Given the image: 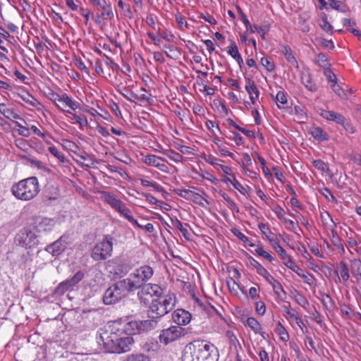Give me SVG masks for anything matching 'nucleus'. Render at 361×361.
I'll return each instance as SVG.
<instances>
[{"instance_id":"nucleus-2","label":"nucleus","mask_w":361,"mask_h":361,"mask_svg":"<svg viewBox=\"0 0 361 361\" xmlns=\"http://www.w3.org/2000/svg\"><path fill=\"white\" fill-rule=\"evenodd\" d=\"M182 361H217L216 348L209 342L195 341L185 347Z\"/></svg>"},{"instance_id":"nucleus-56","label":"nucleus","mask_w":361,"mask_h":361,"mask_svg":"<svg viewBox=\"0 0 361 361\" xmlns=\"http://www.w3.org/2000/svg\"><path fill=\"white\" fill-rule=\"evenodd\" d=\"M176 21L180 29L185 30L188 28V23L185 18L180 14L176 15Z\"/></svg>"},{"instance_id":"nucleus-29","label":"nucleus","mask_w":361,"mask_h":361,"mask_svg":"<svg viewBox=\"0 0 361 361\" xmlns=\"http://www.w3.org/2000/svg\"><path fill=\"white\" fill-rule=\"evenodd\" d=\"M310 18V15L306 13H303L299 16L298 26L300 30L303 32H308L310 30V27L308 24Z\"/></svg>"},{"instance_id":"nucleus-9","label":"nucleus","mask_w":361,"mask_h":361,"mask_svg":"<svg viewBox=\"0 0 361 361\" xmlns=\"http://www.w3.org/2000/svg\"><path fill=\"white\" fill-rule=\"evenodd\" d=\"M185 335L186 330L184 328L178 326H171L161 331L159 339L161 343L167 345L180 340Z\"/></svg>"},{"instance_id":"nucleus-3","label":"nucleus","mask_w":361,"mask_h":361,"mask_svg":"<svg viewBox=\"0 0 361 361\" xmlns=\"http://www.w3.org/2000/svg\"><path fill=\"white\" fill-rule=\"evenodd\" d=\"M101 194L102 195L104 200L129 222L139 228L145 229L149 233H153L154 231V227L152 224L148 223L145 226L140 224L133 216L130 209L121 199L118 198L115 194L106 191H103Z\"/></svg>"},{"instance_id":"nucleus-32","label":"nucleus","mask_w":361,"mask_h":361,"mask_svg":"<svg viewBox=\"0 0 361 361\" xmlns=\"http://www.w3.org/2000/svg\"><path fill=\"white\" fill-rule=\"evenodd\" d=\"M231 233L235 237H237L240 240L243 242L245 245H247L249 247L255 246V243L248 237H247L245 234H243L242 232H240L238 229L232 228Z\"/></svg>"},{"instance_id":"nucleus-36","label":"nucleus","mask_w":361,"mask_h":361,"mask_svg":"<svg viewBox=\"0 0 361 361\" xmlns=\"http://www.w3.org/2000/svg\"><path fill=\"white\" fill-rule=\"evenodd\" d=\"M319 24L321 28L327 33L331 35L333 33V26L328 22L327 16L326 13H322L321 20Z\"/></svg>"},{"instance_id":"nucleus-20","label":"nucleus","mask_w":361,"mask_h":361,"mask_svg":"<svg viewBox=\"0 0 361 361\" xmlns=\"http://www.w3.org/2000/svg\"><path fill=\"white\" fill-rule=\"evenodd\" d=\"M18 235L23 246L30 247L37 243L36 235L31 231H22Z\"/></svg>"},{"instance_id":"nucleus-18","label":"nucleus","mask_w":361,"mask_h":361,"mask_svg":"<svg viewBox=\"0 0 361 361\" xmlns=\"http://www.w3.org/2000/svg\"><path fill=\"white\" fill-rule=\"evenodd\" d=\"M66 248V239L62 236L46 247V250L53 256L61 255Z\"/></svg>"},{"instance_id":"nucleus-1","label":"nucleus","mask_w":361,"mask_h":361,"mask_svg":"<svg viewBox=\"0 0 361 361\" xmlns=\"http://www.w3.org/2000/svg\"><path fill=\"white\" fill-rule=\"evenodd\" d=\"M123 332L117 330H105L100 333L98 343L111 353H121L130 351L135 341L132 336H123Z\"/></svg>"},{"instance_id":"nucleus-41","label":"nucleus","mask_w":361,"mask_h":361,"mask_svg":"<svg viewBox=\"0 0 361 361\" xmlns=\"http://www.w3.org/2000/svg\"><path fill=\"white\" fill-rule=\"evenodd\" d=\"M21 98L24 102L30 104L33 107L39 108L42 106L41 103L30 94H27L25 96H22Z\"/></svg>"},{"instance_id":"nucleus-48","label":"nucleus","mask_w":361,"mask_h":361,"mask_svg":"<svg viewBox=\"0 0 361 361\" xmlns=\"http://www.w3.org/2000/svg\"><path fill=\"white\" fill-rule=\"evenodd\" d=\"M233 186L238 190L242 195H245L247 194L250 190L249 187H244L239 181H238L235 178H233Z\"/></svg>"},{"instance_id":"nucleus-35","label":"nucleus","mask_w":361,"mask_h":361,"mask_svg":"<svg viewBox=\"0 0 361 361\" xmlns=\"http://www.w3.org/2000/svg\"><path fill=\"white\" fill-rule=\"evenodd\" d=\"M350 263L353 274L357 278V280L361 279V260L354 259L350 261Z\"/></svg>"},{"instance_id":"nucleus-54","label":"nucleus","mask_w":361,"mask_h":361,"mask_svg":"<svg viewBox=\"0 0 361 361\" xmlns=\"http://www.w3.org/2000/svg\"><path fill=\"white\" fill-rule=\"evenodd\" d=\"M275 99L279 107V104H286L287 103L286 94L283 91H279L276 95Z\"/></svg>"},{"instance_id":"nucleus-34","label":"nucleus","mask_w":361,"mask_h":361,"mask_svg":"<svg viewBox=\"0 0 361 361\" xmlns=\"http://www.w3.org/2000/svg\"><path fill=\"white\" fill-rule=\"evenodd\" d=\"M331 233H332V243L333 245L336 247V248L339 250V252L341 255H344L345 252V250L344 247V245H343L341 240L338 236L336 232L334 230L333 228H331Z\"/></svg>"},{"instance_id":"nucleus-49","label":"nucleus","mask_w":361,"mask_h":361,"mask_svg":"<svg viewBox=\"0 0 361 361\" xmlns=\"http://www.w3.org/2000/svg\"><path fill=\"white\" fill-rule=\"evenodd\" d=\"M49 152L56 158H57L61 162H65L64 156L54 146H50L48 148Z\"/></svg>"},{"instance_id":"nucleus-4","label":"nucleus","mask_w":361,"mask_h":361,"mask_svg":"<svg viewBox=\"0 0 361 361\" xmlns=\"http://www.w3.org/2000/svg\"><path fill=\"white\" fill-rule=\"evenodd\" d=\"M176 297L173 293H168L152 300L148 310V316L152 319H159L171 312L176 306Z\"/></svg>"},{"instance_id":"nucleus-59","label":"nucleus","mask_w":361,"mask_h":361,"mask_svg":"<svg viewBox=\"0 0 361 361\" xmlns=\"http://www.w3.org/2000/svg\"><path fill=\"white\" fill-rule=\"evenodd\" d=\"M256 312L259 315L263 316L266 312V306L264 302L258 301L255 305Z\"/></svg>"},{"instance_id":"nucleus-16","label":"nucleus","mask_w":361,"mask_h":361,"mask_svg":"<svg viewBox=\"0 0 361 361\" xmlns=\"http://www.w3.org/2000/svg\"><path fill=\"white\" fill-rule=\"evenodd\" d=\"M319 114L323 118L327 121H334L337 124L343 126V128H345V121H346V120L345 117L341 114L334 111H330L324 109H319Z\"/></svg>"},{"instance_id":"nucleus-63","label":"nucleus","mask_w":361,"mask_h":361,"mask_svg":"<svg viewBox=\"0 0 361 361\" xmlns=\"http://www.w3.org/2000/svg\"><path fill=\"white\" fill-rule=\"evenodd\" d=\"M291 318H293L295 321L297 325L299 326V328L302 330V332H305L307 330V327L305 323L300 317L297 315H291Z\"/></svg>"},{"instance_id":"nucleus-43","label":"nucleus","mask_w":361,"mask_h":361,"mask_svg":"<svg viewBox=\"0 0 361 361\" xmlns=\"http://www.w3.org/2000/svg\"><path fill=\"white\" fill-rule=\"evenodd\" d=\"M258 228L260 231L267 237V238L269 240V239H275L274 238V233L271 231L269 226L263 223L259 224Z\"/></svg>"},{"instance_id":"nucleus-53","label":"nucleus","mask_w":361,"mask_h":361,"mask_svg":"<svg viewBox=\"0 0 361 361\" xmlns=\"http://www.w3.org/2000/svg\"><path fill=\"white\" fill-rule=\"evenodd\" d=\"M16 128L20 135L25 137H29L30 135V129L22 126L20 123L16 122Z\"/></svg>"},{"instance_id":"nucleus-26","label":"nucleus","mask_w":361,"mask_h":361,"mask_svg":"<svg viewBox=\"0 0 361 361\" xmlns=\"http://www.w3.org/2000/svg\"><path fill=\"white\" fill-rule=\"evenodd\" d=\"M60 105L63 107V110L65 107H68L71 110L74 111L79 107V103L73 101V99L66 93L62 94V99Z\"/></svg>"},{"instance_id":"nucleus-39","label":"nucleus","mask_w":361,"mask_h":361,"mask_svg":"<svg viewBox=\"0 0 361 361\" xmlns=\"http://www.w3.org/2000/svg\"><path fill=\"white\" fill-rule=\"evenodd\" d=\"M173 225L182 233V235L184 236L185 238L189 239L190 233L188 231V229L185 227H184V226L183 225V224L180 221L176 219L173 221Z\"/></svg>"},{"instance_id":"nucleus-27","label":"nucleus","mask_w":361,"mask_h":361,"mask_svg":"<svg viewBox=\"0 0 361 361\" xmlns=\"http://www.w3.org/2000/svg\"><path fill=\"white\" fill-rule=\"evenodd\" d=\"M336 273L339 274L340 279L343 282L348 281L350 279L349 268L344 261L339 262Z\"/></svg>"},{"instance_id":"nucleus-55","label":"nucleus","mask_w":361,"mask_h":361,"mask_svg":"<svg viewBox=\"0 0 361 361\" xmlns=\"http://www.w3.org/2000/svg\"><path fill=\"white\" fill-rule=\"evenodd\" d=\"M61 99H62V94H59L55 92L51 93V99L53 101V102L56 105V106L58 107L59 109H60L61 111H64L63 109V107H61V106L60 105V104L61 102Z\"/></svg>"},{"instance_id":"nucleus-44","label":"nucleus","mask_w":361,"mask_h":361,"mask_svg":"<svg viewBox=\"0 0 361 361\" xmlns=\"http://www.w3.org/2000/svg\"><path fill=\"white\" fill-rule=\"evenodd\" d=\"M283 264L297 274L298 276L303 271V269L297 265L291 258H290L287 262H285Z\"/></svg>"},{"instance_id":"nucleus-38","label":"nucleus","mask_w":361,"mask_h":361,"mask_svg":"<svg viewBox=\"0 0 361 361\" xmlns=\"http://www.w3.org/2000/svg\"><path fill=\"white\" fill-rule=\"evenodd\" d=\"M163 153L166 157H168L171 160L173 161L176 163L181 162L183 161V156L174 150H166L164 151Z\"/></svg>"},{"instance_id":"nucleus-57","label":"nucleus","mask_w":361,"mask_h":361,"mask_svg":"<svg viewBox=\"0 0 361 361\" xmlns=\"http://www.w3.org/2000/svg\"><path fill=\"white\" fill-rule=\"evenodd\" d=\"M272 211L274 212V214L277 216V217L283 220L285 219V211L284 209L279 205H275L272 208Z\"/></svg>"},{"instance_id":"nucleus-7","label":"nucleus","mask_w":361,"mask_h":361,"mask_svg":"<svg viewBox=\"0 0 361 361\" xmlns=\"http://www.w3.org/2000/svg\"><path fill=\"white\" fill-rule=\"evenodd\" d=\"M131 291L124 279L118 281L105 291L104 302L106 305L116 303Z\"/></svg>"},{"instance_id":"nucleus-28","label":"nucleus","mask_w":361,"mask_h":361,"mask_svg":"<svg viewBox=\"0 0 361 361\" xmlns=\"http://www.w3.org/2000/svg\"><path fill=\"white\" fill-rule=\"evenodd\" d=\"M245 324L248 326L256 334H260L264 336V332L262 331V326L259 322L254 317H248L246 319Z\"/></svg>"},{"instance_id":"nucleus-23","label":"nucleus","mask_w":361,"mask_h":361,"mask_svg":"<svg viewBox=\"0 0 361 361\" xmlns=\"http://www.w3.org/2000/svg\"><path fill=\"white\" fill-rule=\"evenodd\" d=\"M227 52L236 61L240 67L243 65V59L239 53L236 43L233 39H230V45L228 47Z\"/></svg>"},{"instance_id":"nucleus-31","label":"nucleus","mask_w":361,"mask_h":361,"mask_svg":"<svg viewBox=\"0 0 361 361\" xmlns=\"http://www.w3.org/2000/svg\"><path fill=\"white\" fill-rule=\"evenodd\" d=\"M298 276L302 279L305 283L309 285L310 287H314L316 286V278L308 271L303 270Z\"/></svg>"},{"instance_id":"nucleus-15","label":"nucleus","mask_w":361,"mask_h":361,"mask_svg":"<svg viewBox=\"0 0 361 361\" xmlns=\"http://www.w3.org/2000/svg\"><path fill=\"white\" fill-rule=\"evenodd\" d=\"M191 318V314L183 309H177L172 313V320L178 326L188 324Z\"/></svg>"},{"instance_id":"nucleus-33","label":"nucleus","mask_w":361,"mask_h":361,"mask_svg":"<svg viewBox=\"0 0 361 361\" xmlns=\"http://www.w3.org/2000/svg\"><path fill=\"white\" fill-rule=\"evenodd\" d=\"M65 111L71 114V119L73 123H78L81 127H87L88 126V121L85 116L76 115L68 110Z\"/></svg>"},{"instance_id":"nucleus-61","label":"nucleus","mask_w":361,"mask_h":361,"mask_svg":"<svg viewBox=\"0 0 361 361\" xmlns=\"http://www.w3.org/2000/svg\"><path fill=\"white\" fill-rule=\"evenodd\" d=\"M271 286H272L275 293L277 295H280L281 293H284L283 286L279 281L276 280L273 283L271 284Z\"/></svg>"},{"instance_id":"nucleus-24","label":"nucleus","mask_w":361,"mask_h":361,"mask_svg":"<svg viewBox=\"0 0 361 361\" xmlns=\"http://www.w3.org/2000/svg\"><path fill=\"white\" fill-rule=\"evenodd\" d=\"M269 242L271 244L274 250L279 254L283 264L287 262L291 257L286 252V251L281 246L276 239H269Z\"/></svg>"},{"instance_id":"nucleus-25","label":"nucleus","mask_w":361,"mask_h":361,"mask_svg":"<svg viewBox=\"0 0 361 361\" xmlns=\"http://www.w3.org/2000/svg\"><path fill=\"white\" fill-rule=\"evenodd\" d=\"M301 81L308 90L311 92L317 91V86L316 83L312 80V76L308 71L302 73Z\"/></svg>"},{"instance_id":"nucleus-52","label":"nucleus","mask_w":361,"mask_h":361,"mask_svg":"<svg viewBox=\"0 0 361 361\" xmlns=\"http://www.w3.org/2000/svg\"><path fill=\"white\" fill-rule=\"evenodd\" d=\"M317 42L319 44L324 48L333 49L334 48V44L332 40L326 39L322 37L318 38Z\"/></svg>"},{"instance_id":"nucleus-5","label":"nucleus","mask_w":361,"mask_h":361,"mask_svg":"<svg viewBox=\"0 0 361 361\" xmlns=\"http://www.w3.org/2000/svg\"><path fill=\"white\" fill-rule=\"evenodd\" d=\"M12 194L18 200L28 201L39 192V181L36 177H30L15 183L11 188Z\"/></svg>"},{"instance_id":"nucleus-40","label":"nucleus","mask_w":361,"mask_h":361,"mask_svg":"<svg viewBox=\"0 0 361 361\" xmlns=\"http://www.w3.org/2000/svg\"><path fill=\"white\" fill-rule=\"evenodd\" d=\"M312 165L322 173H327L329 171L328 164L321 159L314 160L312 161Z\"/></svg>"},{"instance_id":"nucleus-51","label":"nucleus","mask_w":361,"mask_h":361,"mask_svg":"<svg viewBox=\"0 0 361 361\" xmlns=\"http://www.w3.org/2000/svg\"><path fill=\"white\" fill-rule=\"evenodd\" d=\"M230 133L231 134L230 139L233 140L236 145L240 146L244 144V139L239 133L235 131H230Z\"/></svg>"},{"instance_id":"nucleus-22","label":"nucleus","mask_w":361,"mask_h":361,"mask_svg":"<svg viewBox=\"0 0 361 361\" xmlns=\"http://www.w3.org/2000/svg\"><path fill=\"white\" fill-rule=\"evenodd\" d=\"M308 133L317 141L324 142L329 140L328 134L319 126H312Z\"/></svg>"},{"instance_id":"nucleus-46","label":"nucleus","mask_w":361,"mask_h":361,"mask_svg":"<svg viewBox=\"0 0 361 361\" xmlns=\"http://www.w3.org/2000/svg\"><path fill=\"white\" fill-rule=\"evenodd\" d=\"M205 124H206L207 128L211 131V133L214 136L217 135L216 131L219 133H221L220 128L219 127L218 124L216 123L214 121L208 120L206 121Z\"/></svg>"},{"instance_id":"nucleus-13","label":"nucleus","mask_w":361,"mask_h":361,"mask_svg":"<svg viewBox=\"0 0 361 361\" xmlns=\"http://www.w3.org/2000/svg\"><path fill=\"white\" fill-rule=\"evenodd\" d=\"M59 222V217L49 218L38 216L35 219V225L38 232H49L53 230L55 225Z\"/></svg>"},{"instance_id":"nucleus-42","label":"nucleus","mask_w":361,"mask_h":361,"mask_svg":"<svg viewBox=\"0 0 361 361\" xmlns=\"http://www.w3.org/2000/svg\"><path fill=\"white\" fill-rule=\"evenodd\" d=\"M241 18L242 21L245 25V27L246 28V32L249 33H254L255 32V30L257 29L256 25H252L249 20L247 19V16L243 13H241Z\"/></svg>"},{"instance_id":"nucleus-21","label":"nucleus","mask_w":361,"mask_h":361,"mask_svg":"<svg viewBox=\"0 0 361 361\" xmlns=\"http://www.w3.org/2000/svg\"><path fill=\"white\" fill-rule=\"evenodd\" d=\"M0 113L7 119L14 121L17 119H20L16 109L10 107L4 103H0Z\"/></svg>"},{"instance_id":"nucleus-10","label":"nucleus","mask_w":361,"mask_h":361,"mask_svg":"<svg viewBox=\"0 0 361 361\" xmlns=\"http://www.w3.org/2000/svg\"><path fill=\"white\" fill-rule=\"evenodd\" d=\"M152 328V322L149 320H130L124 325L121 331L130 336L149 331Z\"/></svg>"},{"instance_id":"nucleus-12","label":"nucleus","mask_w":361,"mask_h":361,"mask_svg":"<svg viewBox=\"0 0 361 361\" xmlns=\"http://www.w3.org/2000/svg\"><path fill=\"white\" fill-rule=\"evenodd\" d=\"M163 293V289L158 284L147 283L141 287V290L137 293V296L141 302L146 304L148 302L146 296L158 298Z\"/></svg>"},{"instance_id":"nucleus-60","label":"nucleus","mask_w":361,"mask_h":361,"mask_svg":"<svg viewBox=\"0 0 361 361\" xmlns=\"http://www.w3.org/2000/svg\"><path fill=\"white\" fill-rule=\"evenodd\" d=\"M297 303L302 307H306L308 305L307 300L302 295L298 294L295 297Z\"/></svg>"},{"instance_id":"nucleus-30","label":"nucleus","mask_w":361,"mask_h":361,"mask_svg":"<svg viewBox=\"0 0 361 361\" xmlns=\"http://www.w3.org/2000/svg\"><path fill=\"white\" fill-rule=\"evenodd\" d=\"M281 54L284 55L287 61L294 66H298V61L294 56L293 51L290 47L283 46L281 49Z\"/></svg>"},{"instance_id":"nucleus-37","label":"nucleus","mask_w":361,"mask_h":361,"mask_svg":"<svg viewBox=\"0 0 361 361\" xmlns=\"http://www.w3.org/2000/svg\"><path fill=\"white\" fill-rule=\"evenodd\" d=\"M123 361H151L150 358L142 353H133L127 355Z\"/></svg>"},{"instance_id":"nucleus-47","label":"nucleus","mask_w":361,"mask_h":361,"mask_svg":"<svg viewBox=\"0 0 361 361\" xmlns=\"http://www.w3.org/2000/svg\"><path fill=\"white\" fill-rule=\"evenodd\" d=\"M317 61L324 68H327L329 66L328 58L323 53H320L317 56Z\"/></svg>"},{"instance_id":"nucleus-11","label":"nucleus","mask_w":361,"mask_h":361,"mask_svg":"<svg viewBox=\"0 0 361 361\" xmlns=\"http://www.w3.org/2000/svg\"><path fill=\"white\" fill-rule=\"evenodd\" d=\"M84 273L81 271H77L75 275L59 284L56 289V293L59 295H63L66 291L73 290L78 284L83 279Z\"/></svg>"},{"instance_id":"nucleus-14","label":"nucleus","mask_w":361,"mask_h":361,"mask_svg":"<svg viewBox=\"0 0 361 361\" xmlns=\"http://www.w3.org/2000/svg\"><path fill=\"white\" fill-rule=\"evenodd\" d=\"M142 161L147 166H154L162 172L169 173V169L165 164L166 160L154 154H149L142 157Z\"/></svg>"},{"instance_id":"nucleus-8","label":"nucleus","mask_w":361,"mask_h":361,"mask_svg":"<svg viewBox=\"0 0 361 361\" xmlns=\"http://www.w3.org/2000/svg\"><path fill=\"white\" fill-rule=\"evenodd\" d=\"M112 240L109 235H106L102 241L94 245L91 252V257L94 261H104L112 255Z\"/></svg>"},{"instance_id":"nucleus-45","label":"nucleus","mask_w":361,"mask_h":361,"mask_svg":"<svg viewBox=\"0 0 361 361\" xmlns=\"http://www.w3.org/2000/svg\"><path fill=\"white\" fill-rule=\"evenodd\" d=\"M277 332L279 334L280 339L286 342L289 339V335L281 322L277 324Z\"/></svg>"},{"instance_id":"nucleus-58","label":"nucleus","mask_w":361,"mask_h":361,"mask_svg":"<svg viewBox=\"0 0 361 361\" xmlns=\"http://www.w3.org/2000/svg\"><path fill=\"white\" fill-rule=\"evenodd\" d=\"M145 197L146 201L148 202L150 204H156L158 206H161L164 202L162 201H159L157 200L154 197L151 195L150 194L145 193L143 195Z\"/></svg>"},{"instance_id":"nucleus-19","label":"nucleus","mask_w":361,"mask_h":361,"mask_svg":"<svg viewBox=\"0 0 361 361\" xmlns=\"http://www.w3.org/2000/svg\"><path fill=\"white\" fill-rule=\"evenodd\" d=\"M93 6L99 11H102L101 16L104 19H111L114 18V13L111 4L106 0H99Z\"/></svg>"},{"instance_id":"nucleus-64","label":"nucleus","mask_w":361,"mask_h":361,"mask_svg":"<svg viewBox=\"0 0 361 361\" xmlns=\"http://www.w3.org/2000/svg\"><path fill=\"white\" fill-rule=\"evenodd\" d=\"M347 245L351 248H356L358 247L359 242L353 236H348L346 240Z\"/></svg>"},{"instance_id":"nucleus-62","label":"nucleus","mask_w":361,"mask_h":361,"mask_svg":"<svg viewBox=\"0 0 361 361\" xmlns=\"http://www.w3.org/2000/svg\"><path fill=\"white\" fill-rule=\"evenodd\" d=\"M226 336L232 345H235L238 343V338L232 331H226Z\"/></svg>"},{"instance_id":"nucleus-17","label":"nucleus","mask_w":361,"mask_h":361,"mask_svg":"<svg viewBox=\"0 0 361 361\" xmlns=\"http://www.w3.org/2000/svg\"><path fill=\"white\" fill-rule=\"evenodd\" d=\"M245 81L246 83L245 89L249 95L251 104L252 105H256L259 97V90L252 80L247 78Z\"/></svg>"},{"instance_id":"nucleus-50","label":"nucleus","mask_w":361,"mask_h":361,"mask_svg":"<svg viewBox=\"0 0 361 361\" xmlns=\"http://www.w3.org/2000/svg\"><path fill=\"white\" fill-rule=\"evenodd\" d=\"M261 65L265 68V69L269 72L274 70L275 66L274 63L271 62L269 59L262 57L260 60Z\"/></svg>"},{"instance_id":"nucleus-6","label":"nucleus","mask_w":361,"mask_h":361,"mask_svg":"<svg viewBox=\"0 0 361 361\" xmlns=\"http://www.w3.org/2000/svg\"><path fill=\"white\" fill-rule=\"evenodd\" d=\"M154 274L153 269L149 265H143L133 271L124 281L128 288L134 291L141 288Z\"/></svg>"}]
</instances>
